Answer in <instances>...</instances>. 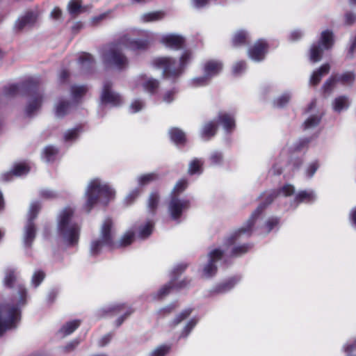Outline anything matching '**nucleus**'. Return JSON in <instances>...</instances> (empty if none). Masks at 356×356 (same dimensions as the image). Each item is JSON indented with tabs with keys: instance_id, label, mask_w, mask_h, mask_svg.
<instances>
[{
	"instance_id": "1",
	"label": "nucleus",
	"mask_w": 356,
	"mask_h": 356,
	"mask_svg": "<svg viewBox=\"0 0 356 356\" xmlns=\"http://www.w3.org/2000/svg\"><path fill=\"white\" fill-rule=\"evenodd\" d=\"M294 191L295 189L292 185L286 184L281 188L279 191L273 190L265 193L263 197V198L265 200V202H261L252 212L250 218L248 220L244 226L235 231L227 239V245L229 246H232L230 252H229V255L232 257H240L248 252L251 248L250 245L243 244L236 245H235V242L243 234L250 235L252 233V227L257 218H259L266 207L270 204L276 197L279 195L289 196L293 194Z\"/></svg>"
},
{
	"instance_id": "2",
	"label": "nucleus",
	"mask_w": 356,
	"mask_h": 356,
	"mask_svg": "<svg viewBox=\"0 0 356 356\" xmlns=\"http://www.w3.org/2000/svg\"><path fill=\"white\" fill-rule=\"evenodd\" d=\"M134 236V232L129 230L122 236L118 244H115L113 241L114 231L113 229L112 220L110 218H106L101 227L99 238L94 240L91 243V254L95 255L104 249L127 246L133 242Z\"/></svg>"
},
{
	"instance_id": "3",
	"label": "nucleus",
	"mask_w": 356,
	"mask_h": 356,
	"mask_svg": "<svg viewBox=\"0 0 356 356\" xmlns=\"http://www.w3.org/2000/svg\"><path fill=\"white\" fill-rule=\"evenodd\" d=\"M115 194V190L107 183L98 178L93 179L88 184L84 193L83 209L90 212L99 202L106 205L114 198Z\"/></svg>"
},
{
	"instance_id": "4",
	"label": "nucleus",
	"mask_w": 356,
	"mask_h": 356,
	"mask_svg": "<svg viewBox=\"0 0 356 356\" xmlns=\"http://www.w3.org/2000/svg\"><path fill=\"white\" fill-rule=\"evenodd\" d=\"M26 290L19 287V300L17 303H0V337L7 330L17 327L20 320L19 305L25 303Z\"/></svg>"
},
{
	"instance_id": "5",
	"label": "nucleus",
	"mask_w": 356,
	"mask_h": 356,
	"mask_svg": "<svg viewBox=\"0 0 356 356\" xmlns=\"http://www.w3.org/2000/svg\"><path fill=\"white\" fill-rule=\"evenodd\" d=\"M192 59V52L186 50L183 51L179 60L170 57H159L153 60V64L163 69V74L165 79L175 80L182 74Z\"/></svg>"
},
{
	"instance_id": "6",
	"label": "nucleus",
	"mask_w": 356,
	"mask_h": 356,
	"mask_svg": "<svg viewBox=\"0 0 356 356\" xmlns=\"http://www.w3.org/2000/svg\"><path fill=\"white\" fill-rule=\"evenodd\" d=\"M73 214V209L67 207L58 216V236L67 245L76 244L79 236V227L74 222Z\"/></svg>"
},
{
	"instance_id": "7",
	"label": "nucleus",
	"mask_w": 356,
	"mask_h": 356,
	"mask_svg": "<svg viewBox=\"0 0 356 356\" xmlns=\"http://www.w3.org/2000/svg\"><path fill=\"white\" fill-rule=\"evenodd\" d=\"M102 60L106 66L118 70H125L129 66V59L120 45L112 46L106 50L102 55Z\"/></svg>"
},
{
	"instance_id": "8",
	"label": "nucleus",
	"mask_w": 356,
	"mask_h": 356,
	"mask_svg": "<svg viewBox=\"0 0 356 356\" xmlns=\"http://www.w3.org/2000/svg\"><path fill=\"white\" fill-rule=\"evenodd\" d=\"M333 44L334 38L332 32L329 30L322 31L318 42L311 46L309 60L313 63L320 61L323 51L331 49Z\"/></svg>"
},
{
	"instance_id": "9",
	"label": "nucleus",
	"mask_w": 356,
	"mask_h": 356,
	"mask_svg": "<svg viewBox=\"0 0 356 356\" xmlns=\"http://www.w3.org/2000/svg\"><path fill=\"white\" fill-rule=\"evenodd\" d=\"M40 209L37 202L31 204L28 212V220L24 228L23 242L25 247H31L36 236V228L33 220L36 218Z\"/></svg>"
},
{
	"instance_id": "10",
	"label": "nucleus",
	"mask_w": 356,
	"mask_h": 356,
	"mask_svg": "<svg viewBox=\"0 0 356 356\" xmlns=\"http://www.w3.org/2000/svg\"><path fill=\"white\" fill-rule=\"evenodd\" d=\"M228 251V248L226 250L220 248L211 250L207 256V261L203 265L201 276L206 279L214 276L217 273L218 262L221 260L223 254Z\"/></svg>"
},
{
	"instance_id": "11",
	"label": "nucleus",
	"mask_w": 356,
	"mask_h": 356,
	"mask_svg": "<svg viewBox=\"0 0 356 356\" xmlns=\"http://www.w3.org/2000/svg\"><path fill=\"white\" fill-rule=\"evenodd\" d=\"M39 15L36 10H27L15 20L13 30L17 34L22 33L32 29L36 24Z\"/></svg>"
},
{
	"instance_id": "12",
	"label": "nucleus",
	"mask_w": 356,
	"mask_h": 356,
	"mask_svg": "<svg viewBox=\"0 0 356 356\" xmlns=\"http://www.w3.org/2000/svg\"><path fill=\"white\" fill-rule=\"evenodd\" d=\"M190 207V202L177 195H170L168 203V211L172 220L179 219L184 212L187 211Z\"/></svg>"
},
{
	"instance_id": "13",
	"label": "nucleus",
	"mask_w": 356,
	"mask_h": 356,
	"mask_svg": "<svg viewBox=\"0 0 356 356\" xmlns=\"http://www.w3.org/2000/svg\"><path fill=\"white\" fill-rule=\"evenodd\" d=\"M113 83L110 81H105L100 95L102 104H111L113 106H118L123 103L121 95L112 90Z\"/></svg>"
},
{
	"instance_id": "14",
	"label": "nucleus",
	"mask_w": 356,
	"mask_h": 356,
	"mask_svg": "<svg viewBox=\"0 0 356 356\" xmlns=\"http://www.w3.org/2000/svg\"><path fill=\"white\" fill-rule=\"evenodd\" d=\"M44 96L41 90L31 88L29 90V95L27 105L25 108V113L31 116L36 113L41 107Z\"/></svg>"
},
{
	"instance_id": "15",
	"label": "nucleus",
	"mask_w": 356,
	"mask_h": 356,
	"mask_svg": "<svg viewBox=\"0 0 356 356\" xmlns=\"http://www.w3.org/2000/svg\"><path fill=\"white\" fill-rule=\"evenodd\" d=\"M268 51V44L264 40H259L248 49V56L255 62L262 61Z\"/></svg>"
},
{
	"instance_id": "16",
	"label": "nucleus",
	"mask_w": 356,
	"mask_h": 356,
	"mask_svg": "<svg viewBox=\"0 0 356 356\" xmlns=\"http://www.w3.org/2000/svg\"><path fill=\"white\" fill-rule=\"evenodd\" d=\"M160 41L165 47L176 50L181 49L185 43L184 38L175 33L163 35Z\"/></svg>"
},
{
	"instance_id": "17",
	"label": "nucleus",
	"mask_w": 356,
	"mask_h": 356,
	"mask_svg": "<svg viewBox=\"0 0 356 356\" xmlns=\"http://www.w3.org/2000/svg\"><path fill=\"white\" fill-rule=\"evenodd\" d=\"M136 86H141L143 89L151 94L159 88V81L156 79L147 77L145 74L138 76L134 81Z\"/></svg>"
},
{
	"instance_id": "18",
	"label": "nucleus",
	"mask_w": 356,
	"mask_h": 356,
	"mask_svg": "<svg viewBox=\"0 0 356 356\" xmlns=\"http://www.w3.org/2000/svg\"><path fill=\"white\" fill-rule=\"evenodd\" d=\"M29 172V167L24 163H19L15 164L11 171L3 173L0 179L2 181H8L13 176L20 177L26 175Z\"/></svg>"
},
{
	"instance_id": "19",
	"label": "nucleus",
	"mask_w": 356,
	"mask_h": 356,
	"mask_svg": "<svg viewBox=\"0 0 356 356\" xmlns=\"http://www.w3.org/2000/svg\"><path fill=\"white\" fill-rule=\"evenodd\" d=\"M316 102L313 101L309 104L307 112L312 113L311 115L305 120L304 122L305 129H312L318 124L321 121V114L316 111Z\"/></svg>"
},
{
	"instance_id": "20",
	"label": "nucleus",
	"mask_w": 356,
	"mask_h": 356,
	"mask_svg": "<svg viewBox=\"0 0 356 356\" xmlns=\"http://www.w3.org/2000/svg\"><path fill=\"white\" fill-rule=\"evenodd\" d=\"M240 277H233L226 280L225 282L220 283L213 287L210 293L211 296L222 294L227 293L234 287V286L239 282Z\"/></svg>"
},
{
	"instance_id": "21",
	"label": "nucleus",
	"mask_w": 356,
	"mask_h": 356,
	"mask_svg": "<svg viewBox=\"0 0 356 356\" xmlns=\"http://www.w3.org/2000/svg\"><path fill=\"white\" fill-rule=\"evenodd\" d=\"M72 107V104L64 99H60L54 104V115L57 118H62L70 113Z\"/></svg>"
},
{
	"instance_id": "22",
	"label": "nucleus",
	"mask_w": 356,
	"mask_h": 356,
	"mask_svg": "<svg viewBox=\"0 0 356 356\" xmlns=\"http://www.w3.org/2000/svg\"><path fill=\"white\" fill-rule=\"evenodd\" d=\"M222 64L218 60H211L207 61L204 66V73L211 80V79L222 70Z\"/></svg>"
},
{
	"instance_id": "23",
	"label": "nucleus",
	"mask_w": 356,
	"mask_h": 356,
	"mask_svg": "<svg viewBox=\"0 0 356 356\" xmlns=\"http://www.w3.org/2000/svg\"><path fill=\"white\" fill-rule=\"evenodd\" d=\"M218 121L221 124L227 132L232 131L235 128V120L233 115L226 112L218 114Z\"/></svg>"
},
{
	"instance_id": "24",
	"label": "nucleus",
	"mask_w": 356,
	"mask_h": 356,
	"mask_svg": "<svg viewBox=\"0 0 356 356\" xmlns=\"http://www.w3.org/2000/svg\"><path fill=\"white\" fill-rule=\"evenodd\" d=\"M330 66L329 64H323L318 70H315L311 75L309 84L316 86L319 83L323 76L327 74L330 72Z\"/></svg>"
},
{
	"instance_id": "25",
	"label": "nucleus",
	"mask_w": 356,
	"mask_h": 356,
	"mask_svg": "<svg viewBox=\"0 0 356 356\" xmlns=\"http://www.w3.org/2000/svg\"><path fill=\"white\" fill-rule=\"evenodd\" d=\"M154 226V222L152 220H148L145 222L141 224L138 228V237L142 239L149 237L152 233Z\"/></svg>"
},
{
	"instance_id": "26",
	"label": "nucleus",
	"mask_w": 356,
	"mask_h": 356,
	"mask_svg": "<svg viewBox=\"0 0 356 356\" xmlns=\"http://www.w3.org/2000/svg\"><path fill=\"white\" fill-rule=\"evenodd\" d=\"M216 122L214 121H209L203 125L201 131V136L204 140H209L216 134Z\"/></svg>"
},
{
	"instance_id": "27",
	"label": "nucleus",
	"mask_w": 356,
	"mask_h": 356,
	"mask_svg": "<svg viewBox=\"0 0 356 356\" xmlns=\"http://www.w3.org/2000/svg\"><path fill=\"white\" fill-rule=\"evenodd\" d=\"M350 106L348 97L341 95L336 97L332 102V108L334 111L340 113L343 110L348 109Z\"/></svg>"
},
{
	"instance_id": "28",
	"label": "nucleus",
	"mask_w": 356,
	"mask_h": 356,
	"mask_svg": "<svg viewBox=\"0 0 356 356\" xmlns=\"http://www.w3.org/2000/svg\"><path fill=\"white\" fill-rule=\"evenodd\" d=\"M80 321L73 320L64 324L58 331L62 337H65L73 333L80 325Z\"/></svg>"
},
{
	"instance_id": "29",
	"label": "nucleus",
	"mask_w": 356,
	"mask_h": 356,
	"mask_svg": "<svg viewBox=\"0 0 356 356\" xmlns=\"http://www.w3.org/2000/svg\"><path fill=\"white\" fill-rule=\"evenodd\" d=\"M316 199V193L312 190L302 191L299 192L296 196V202L298 203L305 202L311 203Z\"/></svg>"
},
{
	"instance_id": "30",
	"label": "nucleus",
	"mask_w": 356,
	"mask_h": 356,
	"mask_svg": "<svg viewBox=\"0 0 356 356\" xmlns=\"http://www.w3.org/2000/svg\"><path fill=\"white\" fill-rule=\"evenodd\" d=\"M147 44V40L140 39H127L124 41V45L133 51L145 49Z\"/></svg>"
},
{
	"instance_id": "31",
	"label": "nucleus",
	"mask_w": 356,
	"mask_h": 356,
	"mask_svg": "<svg viewBox=\"0 0 356 356\" xmlns=\"http://www.w3.org/2000/svg\"><path fill=\"white\" fill-rule=\"evenodd\" d=\"M165 17V13L161 10L153 11L143 14L140 19L143 22H154L161 20Z\"/></svg>"
},
{
	"instance_id": "32",
	"label": "nucleus",
	"mask_w": 356,
	"mask_h": 356,
	"mask_svg": "<svg viewBox=\"0 0 356 356\" xmlns=\"http://www.w3.org/2000/svg\"><path fill=\"white\" fill-rule=\"evenodd\" d=\"M248 41L249 35L243 30L237 31L232 38V43L235 47L245 45Z\"/></svg>"
},
{
	"instance_id": "33",
	"label": "nucleus",
	"mask_w": 356,
	"mask_h": 356,
	"mask_svg": "<svg viewBox=\"0 0 356 356\" xmlns=\"http://www.w3.org/2000/svg\"><path fill=\"white\" fill-rule=\"evenodd\" d=\"M159 179V175L156 172H150L142 175L137 178L138 184L143 186L147 185Z\"/></svg>"
},
{
	"instance_id": "34",
	"label": "nucleus",
	"mask_w": 356,
	"mask_h": 356,
	"mask_svg": "<svg viewBox=\"0 0 356 356\" xmlns=\"http://www.w3.org/2000/svg\"><path fill=\"white\" fill-rule=\"evenodd\" d=\"M171 140L176 144H184L186 141L185 134L177 128H172L169 130Z\"/></svg>"
},
{
	"instance_id": "35",
	"label": "nucleus",
	"mask_w": 356,
	"mask_h": 356,
	"mask_svg": "<svg viewBox=\"0 0 356 356\" xmlns=\"http://www.w3.org/2000/svg\"><path fill=\"white\" fill-rule=\"evenodd\" d=\"M58 152V151L55 147L47 146L43 150L42 159L47 163L51 162L56 159Z\"/></svg>"
},
{
	"instance_id": "36",
	"label": "nucleus",
	"mask_w": 356,
	"mask_h": 356,
	"mask_svg": "<svg viewBox=\"0 0 356 356\" xmlns=\"http://www.w3.org/2000/svg\"><path fill=\"white\" fill-rule=\"evenodd\" d=\"M88 91V88L86 86H73L71 88L72 97L74 102H77L81 99Z\"/></svg>"
},
{
	"instance_id": "37",
	"label": "nucleus",
	"mask_w": 356,
	"mask_h": 356,
	"mask_svg": "<svg viewBox=\"0 0 356 356\" xmlns=\"http://www.w3.org/2000/svg\"><path fill=\"white\" fill-rule=\"evenodd\" d=\"M209 165L211 166H218L222 164L224 161L223 154L221 152L213 151L209 157Z\"/></svg>"
},
{
	"instance_id": "38",
	"label": "nucleus",
	"mask_w": 356,
	"mask_h": 356,
	"mask_svg": "<svg viewBox=\"0 0 356 356\" xmlns=\"http://www.w3.org/2000/svg\"><path fill=\"white\" fill-rule=\"evenodd\" d=\"M203 161L199 159H194L191 161L188 165V173L194 175L195 173L200 174L202 172Z\"/></svg>"
},
{
	"instance_id": "39",
	"label": "nucleus",
	"mask_w": 356,
	"mask_h": 356,
	"mask_svg": "<svg viewBox=\"0 0 356 356\" xmlns=\"http://www.w3.org/2000/svg\"><path fill=\"white\" fill-rule=\"evenodd\" d=\"M159 202V195L157 193H152L150 194L148 202L147 209L149 213L154 214L157 208Z\"/></svg>"
},
{
	"instance_id": "40",
	"label": "nucleus",
	"mask_w": 356,
	"mask_h": 356,
	"mask_svg": "<svg viewBox=\"0 0 356 356\" xmlns=\"http://www.w3.org/2000/svg\"><path fill=\"white\" fill-rule=\"evenodd\" d=\"M210 81V79L204 73V75L199 77H195L190 80L189 85L191 87H201L207 85Z\"/></svg>"
},
{
	"instance_id": "41",
	"label": "nucleus",
	"mask_w": 356,
	"mask_h": 356,
	"mask_svg": "<svg viewBox=\"0 0 356 356\" xmlns=\"http://www.w3.org/2000/svg\"><path fill=\"white\" fill-rule=\"evenodd\" d=\"M17 280L15 271L13 269H8L6 271L3 280L4 285L7 287H12Z\"/></svg>"
},
{
	"instance_id": "42",
	"label": "nucleus",
	"mask_w": 356,
	"mask_h": 356,
	"mask_svg": "<svg viewBox=\"0 0 356 356\" xmlns=\"http://www.w3.org/2000/svg\"><path fill=\"white\" fill-rule=\"evenodd\" d=\"M279 224V218L275 217L270 218L262 227L261 233L268 234Z\"/></svg>"
},
{
	"instance_id": "43",
	"label": "nucleus",
	"mask_w": 356,
	"mask_h": 356,
	"mask_svg": "<svg viewBox=\"0 0 356 356\" xmlns=\"http://www.w3.org/2000/svg\"><path fill=\"white\" fill-rule=\"evenodd\" d=\"M79 62L82 68L88 70L92 66L94 59L90 54H83L79 58Z\"/></svg>"
},
{
	"instance_id": "44",
	"label": "nucleus",
	"mask_w": 356,
	"mask_h": 356,
	"mask_svg": "<svg viewBox=\"0 0 356 356\" xmlns=\"http://www.w3.org/2000/svg\"><path fill=\"white\" fill-rule=\"evenodd\" d=\"M80 129L79 128H73L67 130L64 134V140L65 142L72 143L76 140L79 135Z\"/></svg>"
},
{
	"instance_id": "45",
	"label": "nucleus",
	"mask_w": 356,
	"mask_h": 356,
	"mask_svg": "<svg viewBox=\"0 0 356 356\" xmlns=\"http://www.w3.org/2000/svg\"><path fill=\"white\" fill-rule=\"evenodd\" d=\"M81 8V0H71L67 5L68 11L72 15L79 13L82 11Z\"/></svg>"
},
{
	"instance_id": "46",
	"label": "nucleus",
	"mask_w": 356,
	"mask_h": 356,
	"mask_svg": "<svg viewBox=\"0 0 356 356\" xmlns=\"http://www.w3.org/2000/svg\"><path fill=\"white\" fill-rule=\"evenodd\" d=\"M188 182L186 179H181L179 180L175 186H174L170 195H177L179 196V194L182 193L187 187Z\"/></svg>"
},
{
	"instance_id": "47",
	"label": "nucleus",
	"mask_w": 356,
	"mask_h": 356,
	"mask_svg": "<svg viewBox=\"0 0 356 356\" xmlns=\"http://www.w3.org/2000/svg\"><path fill=\"white\" fill-rule=\"evenodd\" d=\"M338 81L341 82L343 84L350 85L355 81V74L353 72H347L341 75H337Z\"/></svg>"
},
{
	"instance_id": "48",
	"label": "nucleus",
	"mask_w": 356,
	"mask_h": 356,
	"mask_svg": "<svg viewBox=\"0 0 356 356\" xmlns=\"http://www.w3.org/2000/svg\"><path fill=\"white\" fill-rule=\"evenodd\" d=\"M337 82H338V79L337 76H331L324 83L323 86V90L326 93H330L332 90L334 88Z\"/></svg>"
},
{
	"instance_id": "49",
	"label": "nucleus",
	"mask_w": 356,
	"mask_h": 356,
	"mask_svg": "<svg viewBox=\"0 0 356 356\" xmlns=\"http://www.w3.org/2000/svg\"><path fill=\"white\" fill-rule=\"evenodd\" d=\"M44 277L45 274L43 271L36 270L32 276L31 284L35 287L38 286L44 279Z\"/></svg>"
},
{
	"instance_id": "50",
	"label": "nucleus",
	"mask_w": 356,
	"mask_h": 356,
	"mask_svg": "<svg viewBox=\"0 0 356 356\" xmlns=\"http://www.w3.org/2000/svg\"><path fill=\"white\" fill-rule=\"evenodd\" d=\"M124 309V304H113L103 309L102 311L104 313H119Z\"/></svg>"
},
{
	"instance_id": "51",
	"label": "nucleus",
	"mask_w": 356,
	"mask_h": 356,
	"mask_svg": "<svg viewBox=\"0 0 356 356\" xmlns=\"http://www.w3.org/2000/svg\"><path fill=\"white\" fill-rule=\"evenodd\" d=\"M145 107V103L139 99L134 100L129 106V111L131 113L139 112Z\"/></svg>"
},
{
	"instance_id": "52",
	"label": "nucleus",
	"mask_w": 356,
	"mask_h": 356,
	"mask_svg": "<svg viewBox=\"0 0 356 356\" xmlns=\"http://www.w3.org/2000/svg\"><path fill=\"white\" fill-rule=\"evenodd\" d=\"M140 191L138 188H135L130 191L124 198V202L126 204H131L139 196Z\"/></svg>"
},
{
	"instance_id": "53",
	"label": "nucleus",
	"mask_w": 356,
	"mask_h": 356,
	"mask_svg": "<svg viewBox=\"0 0 356 356\" xmlns=\"http://www.w3.org/2000/svg\"><path fill=\"white\" fill-rule=\"evenodd\" d=\"M172 288V284L169 283L162 288H161L155 294H154V299H161L167 294H168L170 289Z\"/></svg>"
},
{
	"instance_id": "54",
	"label": "nucleus",
	"mask_w": 356,
	"mask_h": 356,
	"mask_svg": "<svg viewBox=\"0 0 356 356\" xmlns=\"http://www.w3.org/2000/svg\"><path fill=\"white\" fill-rule=\"evenodd\" d=\"M191 313V309H186L181 312L179 315H177L175 319L172 321V323L173 326L177 325L180 323L183 320L186 318Z\"/></svg>"
},
{
	"instance_id": "55",
	"label": "nucleus",
	"mask_w": 356,
	"mask_h": 356,
	"mask_svg": "<svg viewBox=\"0 0 356 356\" xmlns=\"http://www.w3.org/2000/svg\"><path fill=\"white\" fill-rule=\"evenodd\" d=\"M197 324V320L193 318L191 320H190L188 323L186 324V325L184 327L181 335H180V337H186L189 333L191 332V331L193 329V327L195 326V325Z\"/></svg>"
},
{
	"instance_id": "56",
	"label": "nucleus",
	"mask_w": 356,
	"mask_h": 356,
	"mask_svg": "<svg viewBox=\"0 0 356 356\" xmlns=\"http://www.w3.org/2000/svg\"><path fill=\"white\" fill-rule=\"evenodd\" d=\"M170 347L168 346H159L151 353V356H165L168 353Z\"/></svg>"
},
{
	"instance_id": "57",
	"label": "nucleus",
	"mask_w": 356,
	"mask_h": 356,
	"mask_svg": "<svg viewBox=\"0 0 356 356\" xmlns=\"http://www.w3.org/2000/svg\"><path fill=\"white\" fill-rule=\"evenodd\" d=\"M177 91L173 88L166 91L163 95V101L165 103H171L174 99Z\"/></svg>"
},
{
	"instance_id": "58",
	"label": "nucleus",
	"mask_w": 356,
	"mask_h": 356,
	"mask_svg": "<svg viewBox=\"0 0 356 356\" xmlns=\"http://www.w3.org/2000/svg\"><path fill=\"white\" fill-rule=\"evenodd\" d=\"M291 98V95L289 93H284L275 101L276 106L282 107L286 105Z\"/></svg>"
},
{
	"instance_id": "59",
	"label": "nucleus",
	"mask_w": 356,
	"mask_h": 356,
	"mask_svg": "<svg viewBox=\"0 0 356 356\" xmlns=\"http://www.w3.org/2000/svg\"><path fill=\"white\" fill-rule=\"evenodd\" d=\"M245 62L238 61L233 65L232 71L234 74L237 75L243 72L245 70Z\"/></svg>"
},
{
	"instance_id": "60",
	"label": "nucleus",
	"mask_w": 356,
	"mask_h": 356,
	"mask_svg": "<svg viewBox=\"0 0 356 356\" xmlns=\"http://www.w3.org/2000/svg\"><path fill=\"white\" fill-rule=\"evenodd\" d=\"M319 167V165L317 161H314L311 163L307 169V175L309 177H312L314 173L316 172Z\"/></svg>"
},
{
	"instance_id": "61",
	"label": "nucleus",
	"mask_w": 356,
	"mask_h": 356,
	"mask_svg": "<svg viewBox=\"0 0 356 356\" xmlns=\"http://www.w3.org/2000/svg\"><path fill=\"white\" fill-rule=\"evenodd\" d=\"M79 344V341L78 339H74L70 343H68L65 346L63 347V350L66 353L71 352L74 350L77 346Z\"/></svg>"
},
{
	"instance_id": "62",
	"label": "nucleus",
	"mask_w": 356,
	"mask_h": 356,
	"mask_svg": "<svg viewBox=\"0 0 356 356\" xmlns=\"http://www.w3.org/2000/svg\"><path fill=\"white\" fill-rule=\"evenodd\" d=\"M356 51V33L350 39V44L348 49V56H353L354 51Z\"/></svg>"
},
{
	"instance_id": "63",
	"label": "nucleus",
	"mask_w": 356,
	"mask_h": 356,
	"mask_svg": "<svg viewBox=\"0 0 356 356\" xmlns=\"http://www.w3.org/2000/svg\"><path fill=\"white\" fill-rule=\"evenodd\" d=\"M134 312V310L131 309V308H128L125 313L120 316L117 320H116V325L117 326H120L122 324V323L124 322V321L132 313Z\"/></svg>"
},
{
	"instance_id": "64",
	"label": "nucleus",
	"mask_w": 356,
	"mask_h": 356,
	"mask_svg": "<svg viewBox=\"0 0 356 356\" xmlns=\"http://www.w3.org/2000/svg\"><path fill=\"white\" fill-rule=\"evenodd\" d=\"M50 17L54 20H60L62 18L61 10L58 7L54 8L50 13Z\"/></svg>"
}]
</instances>
